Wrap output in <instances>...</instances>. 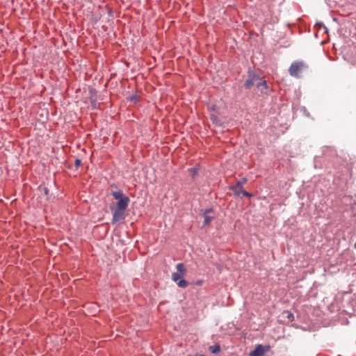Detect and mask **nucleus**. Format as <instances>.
<instances>
[{
  "label": "nucleus",
  "instance_id": "6e6552de",
  "mask_svg": "<svg viewBox=\"0 0 356 356\" xmlns=\"http://www.w3.org/2000/svg\"><path fill=\"white\" fill-rule=\"evenodd\" d=\"M247 181H248L247 178H246V177H243V178H242L241 180L238 181L236 182V185L230 186V187H229V189H230V190H234V191H235V189H236V188H242V187H243V186L245 184H246V182H247Z\"/></svg>",
  "mask_w": 356,
  "mask_h": 356
},
{
  "label": "nucleus",
  "instance_id": "0eeeda50",
  "mask_svg": "<svg viewBox=\"0 0 356 356\" xmlns=\"http://www.w3.org/2000/svg\"><path fill=\"white\" fill-rule=\"evenodd\" d=\"M234 195L236 196H238L239 197H243V196H246V197H252V195L250 193H248V191H245L243 189V187L242 188H236L235 191L234 190H232Z\"/></svg>",
  "mask_w": 356,
  "mask_h": 356
},
{
  "label": "nucleus",
  "instance_id": "ddd939ff",
  "mask_svg": "<svg viewBox=\"0 0 356 356\" xmlns=\"http://www.w3.org/2000/svg\"><path fill=\"white\" fill-rule=\"evenodd\" d=\"M82 165L81 160L79 159H76L74 161V166L77 169Z\"/></svg>",
  "mask_w": 356,
  "mask_h": 356
},
{
  "label": "nucleus",
  "instance_id": "9d476101",
  "mask_svg": "<svg viewBox=\"0 0 356 356\" xmlns=\"http://www.w3.org/2000/svg\"><path fill=\"white\" fill-rule=\"evenodd\" d=\"M209 350L212 353H218L220 351V345L218 344H216L214 346H211L209 347Z\"/></svg>",
  "mask_w": 356,
  "mask_h": 356
},
{
  "label": "nucleus",
  "instance_id": "4468645a",
  "mask_svg": "<svg viewBox=\"0 0 356 356\" xmlns=\"http://www.w3.org/2000/svg\"><path fill=\"white\" fill-rule=\"evenodd\" d=\"M293 314H291V313H289V314H288V316H287V318H293Z\"/></svg>",
  "mask_w": 356,
  "mask_h": 356
},
{
  "label": "nucleus",
  "instance_id": "f8f14e48",
  "mask_svg": "<svg viewBox=\"0 0 356 356\" xmlns=\"http://www.w3.org/2000/svg\"><path fill=\"white\" fill-rule=\"evenodd\" d=\"M188 172L193 179H194L197 175V169L196 168H191L188 169Z\"/></svg>",
  "mask_w": 356,
  "mask_h": 356
},
{
  "label": "nucleus",
  "instance_id": "7ed1b4c3",
  "mask_svg": "<svg viewBox=\"0 0 356 356\" xmlns=\"http://www.w3.org/2000/svg\"><path fill=\"white\" fill-rule=\"evenodd\" d=\"M307 67L305 63L302 61H296L292 63L289 68V72L291 76L294 77H300V74Z\"/></svg>",
  "mask_w": 356,
  "mask_h": 356
},
{
  "label": "nucleus",
  "instance_id": "20e7f679",
  "mask_svg": "<svg viewBox=\"0 0 356 356\" xmlns=\"http://www.w3.org/2000/svg\"><path fill=\"white\" fill-rule=\"evenodd\" d=\"M259 80H261V77L258 74H256L253 72H250L248 73V77L244 83V87L246 89H250L252 86L254 85L255 82Z\"/></svg>",
  "mask_w": 356,
  "mask_h": 356
},
{
  "label": "nucleus",
  "instance_id": "39448f33",
  "mask_svg": "<svg viewBox=\"0 0 356 356\" xmlns=\"http://www.w3.org/2000/svg\"><path fill=\"white\" fill-rule=\"evenodd\" d=\"M265 348L264 347L259 344L257 345L255 348V349L250 352V356H263L265 353Z\"/></svg>",
  "mask_w": 356,
  "mask_h": 356
},
{
  "label": "nucleus",
  "instance_id": "f257e3e1",
  "mask_svg": "<svg viewBox=\"0 0 356 356\" xmlns=\"http://www.w3.org/2000/svg\"><path fill=\"white\" fill-rule=\"evenodd\" d=\"M111 195L115 200H118L115 204H110V209L113 214L112 223L115 224L124 219L125 212L129 206L130 199L121 190L112 191Z\"/></svg>",
  "mask_w": 356,
  "mask_h": 356
},
{
  "label": "nucleus",
  "instance_id": "9b49d317",
  "mask_svg": "<svg viewBox=\"0 0 356 356\" xmlns=\"http://www.w3.org/2000/svg\"><path fill=\"white\" fill-rule=\"evenodd\" d=\"M39 189L44 194V195L46 196V198L47 200H49L50 197H49V190L47 187H41L40 186L39 187Z\"/></svg>",
  "mask_w": 356,
  "mask_h": 356
},
{
  "label": "nucleus",
  "instance_id": "1a4fd4ad",
  "mask_svg": "<svg viewBox=\"0 0 356 356\" xmlns=\"http://www.w3.org/2000/svg\"><path fill=\"white\" fill-rule=\"evenodd\" d=\"M260 81L257 82L256 83V86L258 88L262 87L264 88V89L267 90L268 88V84H267V82L266 80L264 79H262L261 78V80H259Z\"/></svg>",
  "mask_w": 356,
  "mask_h": 356
},
{
  "label": "nucleus",
  "instance_id": "2eb2a0df",
  "mask_svg": "<svg viewBox=\"0 0 356 356\" xmlns=\"http://www.w3.org/2000/svg\"><path fill=\"white\" fill-rule=\"evenodd\" d=\"M131 100H137V97H132L131 98Z\"/></svg>",
  "mask_w": 356,
  "mask_h": 356
},
{
  "label": "nucleus",
  "instance_id": "423d86ee",
  "mask_svg": "<svg viewBox=\"0 0 356 356\" xmlns=\"http://www.w3.org/2000/svg\"><path fill=\"white\" fill-rule=\"evenodd\" d=\"M213 211V209L211 208L205 209L203 213L204 216V222H203V226H207L209 225L213 219V217L208 216V213Z\"/></svg>",
  "mask_w": 356,
  "mask_h": 356
},
{
  "label": "nucleus",
  "instance_id": "f03ea898",
  "mask_svg": "<svg viewBox=\"0 0 356 356\" xmlns=\"http://www.w3.org/2000/svg\"><path fill=\"white\" fill-rule=\"evenodd\" d=\"M177 272H174L172 274V280L177 282L178 286L181 288H186L188 285V282L183 279L186 273V268L183 263H179L176 266Z\"/></svg>",
  "mask_w": 356,
  "mask_h": 356
}]
</instances>
